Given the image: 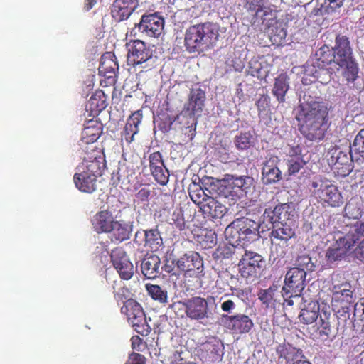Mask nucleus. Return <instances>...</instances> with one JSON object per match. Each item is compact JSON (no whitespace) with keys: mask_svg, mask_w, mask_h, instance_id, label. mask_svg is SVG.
Listing matches in <instances>:
<instances>
[{"mask_svg":"<svg viewBox=\"0 0 364 364\" xmlns=\"http://www.w3.org/2000/svg\"><path fill=\"white\" fill-rule=\"evenodd\" d=\"M328 104L323 101L305 100L299 106L296 116L301 122L300 132L308 140L311 141H321L328 128Z\"/></svg>","mask_w":364,"mask_h":364,"instance_id":"nucleus-1","label":"nucleus"},{"mask_svg":"<svg viewBox=\"0 0 364 364\" xmlns=\"http://www.w3.org/2000/svg\"><path fill=\"white\" fill-rule=\"evenodd\" d=\"M218 36L216 26L210 22L193 25L186 30L184 46L189 53H200L213 47Z\"/></svg>","mask_w":364,"mask_h":364,"instance_id":"nucleus-2","label":"nucleus"},{"mask_svg":"<svg viewBox=\"0 0 364 364\" xmlns=\"http://www.w3.org/2000/svg\"><path fill=\"white\" fill-rule=\"evenodd\" d=\"M311 196L321 206L337 208L343 204V198L338 186L327 178L315 177L311 182Z\"/></svg>","mask_w":364,"mask_h":364,"instance_id":"nucleus-3","label":"nucleus"},{"mask_svg":"<svg viewBox=\"0 0 364 364\" xmlns=\"http://www.w3.org/2000/svg\"><path fill=\"white\" fill-rule=\"evenodd\" d=\"M362 237H364V222L357 221L344 236L339 237L336 244L328 249L326 257L330 261L340 259Z\"/></svg>","mask_w":364,"mask_h":364,"instance_id":"nucleus-4","label":"nucleus"},{"mask_svg":"<svg viewBox=\"0 0 364 364\" xmlns=\"http://www.w3.org/2000/svg\"><path fill=\"white\" fill-rule=\"evenodd\" d=\"M259 224L254 220L242 217L235 220L225 230L226 234H237L236 241L247 245L259 237Z\"/></svg>","mask_w":364,"mask_h":364,"instance_id":"nucleus-5","label":"nucleus"},{"mask_svg":"<svg viewBox=\"0 0 364 364\" xmlns=\"http://www.w3.org/2000/svg\"><path fill=\"white\" fill-rule=\"evenodd\" d=\"M121 312L127 316L134 329L143 336H148L151 328L149 325L141 305L133 299H127L121 308Z\"/></svg>","mask_w":364,"mask_h":364,"instance_id":"nucleus-6","label":"nucleus"},{"mask_svg":"<svg viewBox=\"0 0 364 364\" xmlns=\"http://www.w3.org/2000/svg\"><path fill=\"white\" fill-rule=\"evenodd\" d=\"M272 225L270 238L272 249L278 257L284 258L288 250V241L295 235L294 223H275Z\"/></svg>","mask_w":364,"mask_h":364,"instance_id":"nucleus-7","label":"nucleus"},{"mask_svg":"<svg viewBox=\"0 0 364 364\" xmlns=\"http://www.w3.org/2000/svg\"><path fill=\"white\" fill-rule=\"evenodd\" d=\"M128 48L127 64L134 68H141L145 70H151L153 63L150 61L153 58V53L145 43L140 40L130 41L127 43Z\"/></svg>","mask_w":364,"mask_h":364,"instance_id":"nucleus-8","label":"nucleus"},{"mask_svg":"<svg viewBox=\"0 0 364 364\" xmlns=\"http://www.w3.org/2000/svg\"><path fill=\"white\" fill-rule=\"evenodd\" d=\"M328 154L331 156L328 159V163L335 176L346 177L352 172L355 159L352 157L351 151L348 155L341 148L335 146L329 150Z\"/></svg>","mask_w":364,"mask_h":364,"instance_id":"nucleus-9","label":"nucleus"},{"mask_svg":"<svg viewBox=\"0 0 364 364\" xmlns=\"http://www.w3.org/2000/svg\"><path fill=\"white\" fill-rule=\"evenodd\" d=\"M210 300L214 301V297L209 296L206 299L201 296H193L183 301L173 303L170 307L174 308L178 306H181L184 309L188 318L191 320H203L208 318L210 314L208 308V301Z\"/></svg>","mask_w":364,"mask_h":364,"instance_id":"nucleus-10","label":"nucleus"},{"mask_svg":"<svg viewBox=\"0 0 364 364\" xmlns=\"http://www.w3.org/2000/svg\"><path fill=\"white\" fill-rule=\"evenodd\" d=\"M224 181L227 183L225 196L231 197L232 200H235L246 196L251 191L254 178L248 176H235L226 174Z\"/></svg>","mask_w":364,"mask_h":364,"instance_id":"nucleus-11","label":"nucleus"},{"mask_svg":"<svg viewBox=\"0 0 364 364\" xmlns=\"http://www.w3.org/2000/svg\"><path fill=\"white\" fill-rule=\"evenodd\" d=\"M246 18L252 26H260L274 18L275 11L265 6L264 0H247Z\"/></svg>","mask_w":364,"mask_h":364,"instance_id":"nucleus-12","label":"nucleus"},{"mask_svg":"<svg viewBox=\"0 0 364 364\" xmlns=\"http://www.w3.org/2000/svg\"><path fill=\"white\" fill-rule=\"evenodd\" d=\"M173 264L185 275L196 277L203 276V260L197 252L189 251L173 260Z\"/></svg>","mask_w":364,"mask_h":364,"instance_id":"nucleus-13","label":"nucleus"},{"mask_svg":"<svg viewBox=\"0 0 364 364\" xmlns=\"http://www.w3.org/2000/svg\"><path fill=\"white\" fill-rule=\"evenodd\" d=\"M106 168V161L104 153L100 149H93L87 151L83 161L77 166V170L87 172L99 178Z\"/></svg>","mask_w":364,"mask_h":364,"instance_id":"nucleus-14","label":"nucleus"},{"mask_svg":"<svg viewBox=\"0 0 364 364\" xmlns=\"http://www.w3.org/2000/svg\"><path fill=\"white\" fill-rule=\"evenodd\" d=\"M205 100V92L202 88L193 87L191 89L188 101L184 106V109L186 110L185 113L187 114L189 119L188 122V128L194 127L193 129H196L197 121L195 115L203 112Z\"/></svg>","mask_w":364,"mask_h":364,"instance_id":"nucleus-15","label":"nucleus"},{"mask_svg":"<svg viewBox=\"0 0 364 364\" xmlns=\"http://www.w3.org/2000/svg\"><path fill=\"white\" fill-rule=\"evenodd\" d=\"M264 263L259 254L246 250L238 264L240 273L243 278H256L260 274Z\"/></svg>","mask_w":364,"mask_h":364,"instance_id":"nucleus-16","label":"nucleus"},{"mask_svg":"<svg viewBox=\"0 0 364 364\" xmlns=\"http://www.w3.org/2000/svg\"><path fill=\"white\" fill-rule=\"evenodd\" d=\"M263 223H294L295 210L291 203H279L274 208L269 207L264 210L262 215Z\"/></svg>","mask_w":364,"mask_h":364,"instance_id":"nucleus-17","label":"nucleus"},{"mask_svg":"<svg viewBox=\"0 0 364 364\" xmlns=\"http://www.w3.org/2000/svg\"><path fill=\"white\" fill-rule=\"evenodd\" d=\"M223 326L233 334H246L254 327V322L249 316L237 313L232 315L222 316Z\"/></svg>","mask_w":364,"mask_h":364,"instance_id":"nucleus-18","label":"nucleus"},{"mask_svg":"<svg viewBox=\"0 0 364 364\" xmlns=\"http://www.w3.org/2000/svg\"><path fill=\"white\" fill-rule=\"evenodd\" d=\"M113 267L117 271L121 279H130L133 274L134 267L130 262L126 252L122 247L114 249L110 255Z\"/></svg>","mask_w":364,"mask_h":364,"instance_id":"nucleus-19","label":"nucleus"},{"mask_svg":"<svg viewBox=\"0 0 364 364\" xmlns=\"http://www.w3.org/2000/svg\"><path fill=\"white\" fill-rule=\"evenodd\" d=\"M139 30L149 37L159 36L164 28V19L158 13L144 14L137 25Z\"/></svg>","mask_w":364,"mask_h":364,"instance_id":"nucleus-20","label":"nucleus"},{"mask_svg":"<svg viewBox=\"0 0 364 364\" xmlns=\"http://www.w3.org/2000/svg\"><path fill=\"white\" fill-rule=\"evenodd\" d=\"M223 347L220 341L213 338L200 346L198 355L203 362L208 364L220 362L223 357Z\"/></svg>","mask_w":364,"mask_h":364,"instance_id":"nucleus-21","label":"nucleus"},{"mask_svg":"<svg viewBox=\"0 0 364 364\" xmlns=\"http://www.w3.org/2000/svg\"><path fill=\"white\" fill-rule=\"evenodd\" d=\"M306 272L301 268H290L285 276L284 289L293 291L295 296H301L306 286Z\"/></svg>","mask_w":364,"mask_h":364,"instance_id":"nucleus-22","label":"nucleus"},{"mask_svg":"<svg viewBox=\"0 0 364 364\" xmlns=\"http://www.w3.org/2000/svg\"><path fill=\"white\" fill-rule=\"evenodd\" d=\"M280 159L276 155H270L263 163L262 181L264 184L269 185L279 182L282 179V171L278 167Z\"/></svg>","mask_w":364,"mask_h":364,"instance_id":"nucleus-23","label":"nucleus"},{"mask_svg":"<svg viewBox=\"0 0 364 364\" xmlns=\"http://www.w3.org/2000/svg\"><path fill=\"white\" fill-rule=\"evenodd\" d=\"M314 66L322 70H326L329 74L336 73L339 70V66L336 62L335 53L328 46L324 45L316 53Z\"/></svg>","mask_w":364,"mask_h":364,"instance_id":"nucleus-24","label":"nucleus"},{"mask_svg":"<svg viewBox=\"0 0 364 364\" xmlns=\"http://www.w3.org/2000/svg\"><path fill=\"white\" fill-rule=\"evenodd\" d=\"M119 70V65L114 53L106 52L100 58L98 68L99 74L105 77L107 83L114 84L116 78V73Z\"/></svg>","mask_w":364,"mask_h":364,"instance_id":"nucleus-25","label":"nucleus"},{"mask_svg":"<svg viewBox=\"0 0 364 364\" xmlns=\"http://www.w3.org/2000/svg\"><path fill=\"white\" fill-rule=\"evenodd\" d=\"M331 49L335 53L336 62L339 66V70L343 68V65L347 62L353 60L350 41L346 36L338 35L336 38L335 46Z\"/></svg>","mask_w":364,"mask_h":364,"instance_id":"nucleus-26","label":"nucleus"},{"mask_svg":"<svg viewBox=\"0 0 364 364\" xmlns=\"http://www.w3.org/2000/svg\"><path fill=\"white\" fill-rule=\"evenodd\" d=\"M138 6L139 0H115L111 6L112 17L118 22L126 20Z\"/></svg>","mask_w":364,"mask_h":364,"instance_id":"nucleus-27","label":"nucleus"},{"mask_svg":"<svg viewBox=\"0 0 364 364\" xmlns=\"http://www.w3.org/2000/svg\"><path fill=\"white\" fill-rule=\"evenodd\" d=\"M135 243L142 245L151 250H157L162 244L160 232L156 229L137 231L135 234Z\"/></svg>","mask_w":364,"mask_h":364,"instance_id":"nucleus-28","label":"nucleus"},{"mask_svg":"<svg viewBox=\"0 0 364 364\" xmlns=\"http://www.w3.org/2000/svg\"><path fill=\"white\" fill-rule=\"evenodd\" d=\"M112 211L103 210L98 211L92 219L93 229L97 233H109L115 222Z\"/></svg>","mask_w":364,"mask_h":364,"instance_id":"nucleus-29","label":"nucleus"},{"mask_svg":"<svg viewBox=\"0 0 364 364\" xmlns=\"http://www.w3.org/2000/svg\"><path fill=\"white\" fill-rule=\"evenodd\" d=\"M112 229L109 232L111 235V241L114 243H121L130 238L133 231V223L124 220H116Z\"/></svg>","mask_w":364,"mask_h":364,"instance_id":"nucleus-30","label":"nucleus"},{"mask_svg":"<svg viewBox=\"0 0 364 364\" xmlns=\"http://www.w3.org/2000/svg\"><path fill=\"white\" fill-rule=\"evenodd\" d=\"M200 210L205 217L211 219H220L227 213V208L213 197L206 198Z\"/></svg>","mask_w":364,"mask_h":364,"instance_id":"nucleus-31","label":"nucleus"},{"mask_svg":"<svg viewBox=\"0 0 364 364\" xmlns=\"http://www.w3.org/2000/svg\"><path fill=\"white\" fill-rule=\"evenodd\" d=\"M331 312L330 310L323 309L315 331L314 338L316 339L325 341L328 339L331 334Z\"/></svg>","mask_w":364,"mask_h":364,"instance_id":"nucleus-32","label":"nucleus"},{"mask_svg":"<svg viewBox=\"0 0 364 364\" xmlns=\"http://www.w3.org/2000/svg\"><path fill=\"white\" fill-rule=\"evenodd\" d=\"M98 178L77 170L73 176V181L76 188L82 192L91 193L97 189V180Z\"/></svg>","mask_w":364,"mask_h":364,"instance_id":"nucleus-33","label":"nucleus"},{"mask_svg":"<svg viewBox=\"0 0 364 364\" xmlns=\"http://www.w3.org/2000/svg\"><path fill=\"white\" fill-rule=\"evenodd\" d=\"M143 117L142 110L139 109L133 112L127 119V123L124 127V138L127 143L134 141V135L139 132V124L141 123Z\"/></svg>","mask_w":364,"mask_h":364,"instance_id":"nucleus-34","label":"nucleus"},{"mask_svg":"<svg viewBox=\"0 0 364 364\" xmlns=\"http://www.w3.org/2000/svg\"><path fill=\"white\" fill-rule=\"evenodd\" d=\"M143 117L142 110L139 109L133 112L127 119V123L124 127V138L127 143L134 141V135L139 132V124L141 123Z\"/></svg>","mask_w":364,"mask_h":364,"instance_id":"nucleus-35","label":"nucleus"},{"mask_svg":"<svg viewBox=\"0 0 364 364\" xmlns=\"http://www.w3.org/2000/svg\"><path fill=\"white\" fill-rule=\"evenodd\" d=\"M300 350L291 346L289 344L280 345L277 352L279 358L286 360V364H311L308 360L300 358Z\"/></svg>","mask_w":364,"mask_h":364,"instance_id":"nucleus-36","label":"nucleus"},{"mask_svg":"<svg viewBox=\"0 0 364 364\" xmlns=\"http://www.w3.org/2000/svg\"><path fill=\"white\" fill-rule=\"evenodd\" d=\"M161 260L156 255L146 256L141 262L142 274L149 279L156 278L160 274Z\"/></svg>","mask_w":364,"mask_h":364,"instance_id":"nucleus-37","label":"nucleus"},{"mask_svg":"<svg viewBox=\"0 0 364 364\" xmlns=\"http://www.w3.org/2000/svg\"><path fill=\"white\" fill-rule=\"evenodd\" d=\"M332 301L341 304L353 302V290L349 283L334 285L332 289Z\"/></svg>","mask_w":364,"mask_h":364,"instance_id":"nucleus-38","label":"nucleus"},{"mask_svg":"<svg viewBox=\"0 0 364 364\" xmlns=\"http://www.w3.org/2000/svg\"><path fill=\"white\" fill-rule=\"evenodd\" d=\"M102 133V124L97 121H89L82 131L81 140L89 144L95 142Z\"/></svg>","mask_w":364,"mask_h":364,"instance_id":"nucleus-39","label":"nucleus"},{"mask_svg":"<svg viewBox=\"0 0 364 364\" xmlns=\"http://www.w3.org/2000/svg\"><path fill=\"white\" fill-rule=\"evenodd\" d=\"M289 77L287 73L282 72L275 78L272 94L279 102H284L285 95L289 89Z\"/></svg>","mask_w":364,"mask_h":364,"instance_id":"nucleus-40","label":"nucleus"},{"mask_svg":"<svg viewBox=\"0 0 364 364\" xmlns=\"http://www.w3.org/2000/svg\"><path fill=\"white\" fill-rule=\"evenodd\" d=\"M107 105V95L102 90H98L90 97L86 107L92 114H97L104 110Z\"/></svg>","mask_w":364,"mask_h":364,"instance_id":"nucleus-41","label":"nucleus"},{"mask_svg":"<svg viewBox=\"0 0 364 364\" xmlns=\"http://www.w3.org/2000/svg\"><path fill=\"white\" fill-rule=\"evenodd\" d=\"M320 307L317 301H311L308 305L302 309L299 316L301 323L305 324L313 323L316 321L319 314Z\"/></svg>","mask_w":364,"mask_h":364,"instance_id":"nucleus-42","label":"nucleus"},{"mask_svg":"<svg viewBox=\"0 0 364 364\" xmlns=\"http://www.w3.org/2000/svg\"><path fill=\"white\" fill-rule=\"evenodd\" d=\"M350 151L352 157L355 159V163L360 164L364 162V128L360 129L355 136Z\"/></svg>","mask_w":364,"mask_h":364,"instance_id":"nucleus-43","label":"nucleus"},{"mask_svg":"<svg viewBox=\"0 0 364 364\" xmlns=\"http://www.w3.org/2000/svg\"><path fill=\"white\" fill-rule=\"evenodd\" d=\"M186 113L182 112L180 115L177 116V118L180 117H185ZM176 117L171 116L168 113L164 112L159 115L158 119L156 120L157 126L159 129L164 133H166L171 129L173 122L176 121Z\"/></svg>","mask_w":364,"mask_h":364,"instance_id":"nucleus-44","label":"nucleus"},{"mask_svg":"<svg viewBox=\"0 0 364 364\" xmlns=\"http://www.w3.org/2000/svg\"><path fill=\"white\" fill-rule=\"evenodd\" d=\"M287 166V173L288 176H295L297 174L306 164V161L304 157L300 158H287L286 160Z\"/></svg>","mask_w":364,"mask_h":364,"instance_id":"nucleus-45","label":"nucleus"},{"mask_svg":"<svg viewBox=\"0 0 364 364\" xmlns=\"http://www.w3.org/2000/svg\"><path fill=\"white\" fill-rule=\"evenodd\" d=\"M277 291V287L272 285L267 289H261L258 293V299L266 308L274 304V295Z\"/></svg>","mask_w":364,"mask_h":364,"instance_id":"nucleus-46","label":"nucleus"},{"mask_svg":"<svg viewBox=\"0 0 364 364\" xmlns=\"http://www.w3.org/2000/svg\"><path fill=\"white\" fill-rule=\"evenodd\" d=\"M146 289L149 295L154 300L160 303L167 302L168 295L166 290H163L159 285L146 284Z\"/></svg>","mask_w":364,"mask_h":364,"instance_id":"nucleus-47","label":"nucleus"},{"mask_svg":"<svg viewBox=\"0 0 364 364\" xmlns=\"http://www.w3.org/2000/svg\"><path fill=\"white\" fill-rule=\"evenodd\" d=\"M234 143L239 150L248 149L253 144V136L250 132L240 133L235 136Z\"/></svg>","mask_w":364,"mask_h":364,"instance_id":"nucleus-48","label":"nucleus"},{"mask_svg":"<svg viewBox=\"0 0 364 364\" xmlns=\"http://www.w3.org/2000/svg\"><path fill=\"white\" fill-rule=\"evenodd\" d=\"M344 213L346 217L358 219L362 215V209L357 200L351 199L345 205Z\"/></svg>","mask_w":364,"mask_h":364,"instance_id":"nucleus-49","label":"nucleus"},{"mask_svg":"<svg viewBox=\"0 0 364 364\" xmlns=\"http://www.w3.org/2000/svg\"><path fill=\"white\" fill-rule=\"evenodd\" d=\"M345 70L343 71V75L348 82L353 83L358 77V67L357 63L351 60L347 62L346 65H343Z\"/></svg>","mask_w":364,"mask_h":364,"instance_id":"nucleus-50","label":"nucleus"},{"mask_svg":"<svg viewBox=\"0 0 364 364\" xmlns=\"http://www.w3.org/2000/svg\"><path fill=\"white\" fill-rule=\"evenodd\" d=\"M151 173L154 178L155 181L160 185L165 186L168 183L170 174L165 165L156 168H154L151 171Z\"/></svg>","mask_w":364,"mask_h":364,"instance_id":"nucleus-51","label":"nucleus"},{"mask_svg":"<svg viewBox=\"0 0 364 364\" xmlns=\"http://www.w3.org/2000/svg\"><path fill=\"white\" fill-rule=\"evenodd\" d=\"M235 246L232 244L220 245L215 251L213 257L217 259L230 258L235 251Z\"/></svg>","mask_w":364,"mask_h":364,"instance_id":"nucleus-52","label":"nucleus"},{"mask_svg":"<svg viewBox=\"0 0 364 364\" xmlns=\"http://www.w3.org/2000/svg\"><path fill=\"white\" fill-rule=\"evenodd\" d=\"M296 267L294 268H301L307 271H313L314 264L311 262V258L307 255H302L297 257L296 261Z\"/></svg>","mask_w":364,"mask_h":364,"instance_id":"nucleus-53","label":"nucleus"},{"mask_svg":"<svg viewBox=\"0 0 364 364\" xmlns=\"http://www.w3.org/2000/svg\"><path fill=\"white\" fill-rule=\"evenodd\" d=\"M150 171L164 166L162 154L159 151L151 153L149 156Z\"/></svg>","mask_w":364,"mask_h":364,"instance_id":"nucleus-54","label":"nucleus"},{"mask_svg":"<svg viewBox=\"0 0 364 364\" xmlns=\"http://www.w3.org/2000/svg\"><path fill=\"white\" fill-rule=\"evenodd\" d=\"M249 73L252 76L257 77H260L264 75L262 64L258 60L255 58L250 60L249 62Z\"/></svg>","mask_w":364,"mask_h":364,"instance_id":"nucleus-55","label":"nucleus"},{"mask_svg":"<svg viewBox=\"0 0 364 364\" xmlns=\"http://www.w3.org/2000/svg\"><path fill=\"white\" fill-rule=\"evenodd\" d=\"M189 196L193 203L198 204L202 202L204 203L206 198L208 197L200 188H197L196 190H190Z\"/></svg>","mask_w":364,"mask_h":364,"instance_id":"nucleus-56","label":"nucleus"},{"mask_svg":"<svg viewBox=\"0 0 364 364\" xmlns=\"http://www.w3.org/2000/svg\"><path fill=\"white\" fill-rule=\"evenodd\" d=\"M332 14L331 12H328L327 10V6L323 4L316 3L315 6L309 13L310 17H317V16H323L325 15Z\"/></svg>","mask_w":364,"mask_h":364,"instance_id":"nucleus-57","label":"nucleus"},{"mask_svg":"<svg viewBox=\"0 0 364 364\" xmlns=\"http://www.w3.org/2000/svg\"><path fill=\"white\" fill-rule=\"evenodd\" d=\"M172 220L174 222L177 228L180 230H184L186 228V222L183 218L182 210H178L173 213Z\"/></svg>","mask_w":364,"mask_h":364,"instance_id":"nucleus-58","label":"nucleus"},{"mask_svg":"<svg viewBox=\"0 0 364 364\" xmlns=\"http://www.w3.org/2000/svg\"><path fill=\"white\" fill-rule=\"evenodd\" d=\"M344 0H324V4L327 6L328 12L332 14L338 11V9L343 6Z\"/></svg>","mask_w":364,"mask_h":364,"instance_id":"nucleus-59","label":"nucleus"},{"mask_svg":"<svg viewBox=\"0 0 364 364\" xmlns=\"http://www.w3.org/2000/svg\"><path fill=\"white\" fill-rule=\"evenodd\" d=\"M259 113L266 111L269 107V97L267 95L261 96L256 102Z\"/></svg>","mask_w":364,"mask_h":364,"instance_id":"nucleus-60","label":"nucleus"},{"mask_svg":"<svg viewBox=\"0 0 364 364\" xmlns=\"http://www.w3.org/2000/svg\"><path fill=\"white\" fill-rule=\"evenodd\" d=\"M282 295L284 300V304H287L289 306L294 305V301L292 298H298L301 296H295L294 294H293V291L284 289V288L282 289Z\"/></svg>","mask_w":364,"mask_h":364,"instance_id":"nucleus-61","label":"nucleus"},{"mask_svg":"<svg viewBox=\"0 0 364 364\" xmlns=\"http://www.w3.org/2000/svg\"><path fill=\"white\" fill-rule=\"evenodd\" d=\"M287 156V158L304 157L302 154V146L299 144L289 146V149Z\"/></svg>","mask_w":364,"mask_h":364,"instance_id":"nucleus-62","label":"nucleus"},{"mask_svg":"<svg viewBox=\"0 0 364 364\" xmlns=\"http://www.w3.org/2000/svg\"><path fill=\"white\" fill-rule=\"evenodd\" d=\"M125 364H146V358L141 354L132 353Z\"/></svg>","mask_w":364,"mask_h":364,"instance_id":"nucleus-63","label":"nucleus"},{"mask_svg":"<svg viewBox=\"0 0 364 364\" xmlns=\"http://www.w3.org/2000/svg\"><path fill=\"white\" fill-rule=\"evenodd\" d=\"M275 33H277V34L274 33V30H272V32L271 33V39L277 43H281L286 38V31L283 28L276 27Z\"/></svg>","mask_w":364,"mask_h":364,"instance_id":"nucleus-64","label":"nucleus"}]
</instances>
